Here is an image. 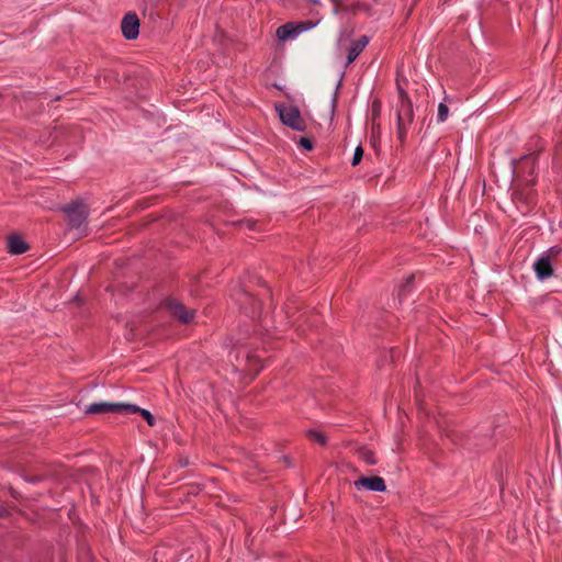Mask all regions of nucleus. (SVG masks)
I'll use <instances>...</instances> for the list:
<instances>
[{"instance_id": "f257e3e1", "label": "nucleus", "mask_w": 562, "mask_h": 562, "mask_svg": "<svg viewBox=\"0 0 562 562\" xmlns=\"http://www.w3.org/2000/svg\"><path fill=\"white\" fill-rule=\"evenodd\" d=\"M232 297L239 308L249 317H256L261 312V302L249 293L243 285L233 290Z\"/></svg>"}, {"instance_id": "f03ea898", "label": "nucleus", "mask_w": 562, "mask_h": 562, "mask_svg": "<svg viewBox=\"0 0 562 562\" xmlns=\"http://www.w3.org/2000/svg\"><path fill=\"white\" fill-rule=\"evenodd\" d=\"M276 110L278 111L279 117L284 125L297 132H304L306 130V123L302 119L297 106H285L282 104H277Z\"/></svg>"}, {"instance_id": "7ed1b4c3", "label": "nucleus", "mask_w": 562, "mask_h": 562, "mask_svg": "<svg viewBox=\"0 0 562 562\" xmlns=\"http://www.w3.org/2000/svg\"><path fill=\"white\" fill-rule=\"evenodd\" d=\"M63 213L67 216L68 224L71 228H79L88 218V210L82 201H74L61 207Z\"/></svg>"}, {"instance_id": "20e7f679", "label": "nucleus", "mask_w": 562, "mask_h": 562, "mask_svg": "<svg viewBox=\"0 0 562 562\" xmlns=\"http://www.w3.org/2000/svg\"><path fill=\"white\" fill-rule=\"evenodd\" d=\"M413 120H414L413 103L406 101L403 104H398L397 110H396V121H397L396 134H397V138L400 139L401 143L405 142V138L407 135V127L413 123Z\"/></svg>"}, {"instance_id": "39448f33", "label": "nucleus", "mask_w": 562, "mask_h": 562, "mask_svg": "<svg viewBox=\"0 0 562 562\" xmlns=\"http://www.w3.org/2000/svg\"><path fill=\"white\" fill-rule=\"evenodd\" d=\"M538 158V155L532 153L522 156L516 165V170L518 173H522L525 177V182L527 186H533L535 184V169H536V160Z\"/></svg>"}, {"instance_id": "423d86ee", "label": "nucleus", "mask_w": 562, "mask_h": 562, "mask_svg": "<svg viewBox=\"0 0 562 562\" xmlns=\"http://www.w3.org/2000/svg\"><path fill=\"white\" fill-rule=\"evenodd\" d=\"M313 26L312 22H289L277 29V36L280 41H286L294 38L304 31L310 30Z\"/></svg>"}, {"instance_id": "0eeeda50", "label": "nucleus", "mask_w": 562, "mask_h": 562, "mask_svg": "<svg viewBox=\"0 0 562 562\" xmlns=\"http://www.w3.org/2000/svg\"><path fill=\"white\" fill-rule=\"evenodd\" d=\"M166 306L170 311L172 317L177 318L182 324H188L194 318L195 311L187 308L176 299H168L166 301Z\"/></svg>"}, {"instance_id": "6e6552de", "label": "nucleus", "mask_w": 562, "mask_h": 562, "mask_svg": "<svg viewBox=\"0 0 562 562\" xmlns=\"http://www.w3.org/2000/svg\"><path fill=\"white\" fill-rule=\"evenodd\" d=\"M123 36L128 40L137 38L139 34V19L135 12H127L121 22Z\"/></svg>"}, {"instance_id": "1a4fd4ad", "label": "nucleus", "mask_w": 562, "mask_h": 562, "mask_svg": "<svg viewBox=\"0 0 562 562\" xmlns=\"http://www.w3.org/2000/svg\"><path fill=\"white\" fill-rule=\"evenodd\" d=\"M125 403H92L86 407V414H108L115 413L124 415Z\"/></svg>"}, {"instance_id": "9d476101", "label": "nucleus", "mask_w": 562, "mask_h": 562, "mask_svg": "<svg viewBox=\"0 0 562 562\" xmlns=\"http://www.w3.org/2000/svg\"><path fill=\"white\" fill-rule=\"evenodd\" d=\"M355 486L358 490L367 488L373 492H384L386 490L385 482L381 476H361L355 481Z\"/></svg>"}, {"instance_id": "9b49d317", "label": "nucleus", "mask_w": 562, "mask_h": 562, "mask_svg": "<svg viewBox=\"0 0 562 562\" xmlns=\"http://www.w3.org/2000/svg\"><path fill=\"white\" fill-rule=\"evenodd\" d=\"M533 270L539 280H546L553 274L551 260L543 255L535 261Z\"/></svg>"}, {"instance_id": "f8f14e48", "label": "nucleus", "mask_w": 562, "mask_h": 562, "mask_svg": "<svg viewBox=\"0 0 562 562\" xmlns=\"http://www.w3.org/2000/svg\"><path fill=\"white\" fill-rule=\"evenodd\" d=\"M369 41H370L369 36L361 35L357 41H353L351 43V45L348 49L346 66H349L357 59V57L361 54V52L369 44Z\"/></svg>"}, {"instance_id": "ddd939ff", "label": "nucleus", "mask_w": 562, "mask_h": 562, "mask_svg": "<svg viewBox=\"0 0 562 562\" xmlns=\"http://www.w3.org/2000/svg\"><path fill=\"white\" fill-rule=\"evenodd\" d=\"M27 243L19 235L12 234L8 237V251L11 255H22L29 250Z\"/></svg>"}, {"instance_id": "4468645a", "label": "nucleus", "mask_w": 562, "mask_h": 562, "mask_svg": "<svg viewBox=\"0 0 562 562\" xmlns=\"http://www.w3.org/2000/svg\"><path fill=\"white\" fill-rule=\"evenodd\" d=\"M136 413H138L147 422V424L149 426L155 425L156 419L149 411H147L145 408H140L139 406H137L135 404L125 403L124 415H131V414H136Z\"/></svg>"}, {"instance_id": "2eb2a0df", "label": "nucleus", "mask_w": 562, "mask_h": 562, "mask_svg": "<svg viewBox=\"0 0 562 562\" xmlns=\"http://www.w3.org/2000/svg\"><path fill=\"white\" fill-rule=\"evenodd\" d=\"M307 437H308L311 440H313V441L317 442V443H318V445H321V446H325V445L327 443V438H326V436H325L323 432H321V431H317V430H308V431H307Z\"/></svg>"}, {"instance_id": "dca6fc26", "label": "nucleus", "mask_w": 562, "mask_h": 562, "mask_svg": "<svg viewBox=\"0 0 562 562\" xmlns=\"http://www.w3.org/2000/svg\"><path fill=\"white\" fill-rule=\"evenodd\" d=\"M381 115V102L379 100H374L372 102V128L374 130L375 126L379 128L380 127V124L376 123L375 124V120L379 119Z\"/></svg>"}, {"instance_id": "f3484780", "label": "nucleus", "mask_w": 562, "mask_h": 562, "mask_svg": "<svg viewBox=\"0 0 562 562\" xmlns=\"http://www.w3.org/2000/svg\"><path fill=\"white\" fill-rule=\"evenodd\" d=\"M448 114H449V108L447 106L446 103H439L438 105V114H437V120L439 123H442L447 120L448 117Z\"/></svg>"}, {"instance_id": "a211bd4d", "label": "nucleus", "mask_w": 562, "mask_h": 562, "mask_svg": "<svg viewBox=\"0 0 562 562\" xmlns=\"http://www.w3.org/2000/svg\"><path fill=\"white\" fill-rule=\"evenodd\" d=\"M362 157H363V149L361 146H358L356 149H355V153H353V156H352V160H351V165L352 166H357L361 162L362 160Z\"/></svg>"}, {"instance_id": "6ab92c4d", "label": "nucleus", "mask_w": 562, "mask_h": 562, "mask_svg": "<svg viewBox=\"0 0 562 562\" xmlns=\"http://www.w3.org/2000/svg\"><path fill=\"white\" fill-rule=\"evenodd\" d=\"M562 252V247L560 246H552L550 247L544 254V257H549L551 260L552 258L558 257Z\"/></svg>"}, {"instance_id": "aec40b11", "label": "nucleus", "mask_w": 562, "mask_h": 562, "mask_svg": "<svg viewBox=\"0 0 562 562\" xmlns=\"http://www.w3.org/2000/svg\"><path fill=\"white\" fill-rule=\"evenodd\" d=\"M414 279H415L414 274H411L409 277H407L406 282L400 288V292H398L400 297L405 295L407 289L413 284Z\"/></svg>"}, {"instance_id": "412c9836", "label": "nucleus", "mask_w": 562, "mask_h": 562, "mask_svg": "<svg viewBox=\"0 0 562 562\" xmlns=\"http://www.w3.org/2000/svg\"><path fill=\"white\" fill-rule=\"evenodd\" d=\"M362 459L369 465H374L376 463L375 454L372 451H366L362 454Z\"/></svg>"}, {"instance_id": "4be33fe9", "label": "nucleus", "mask_w": 562, "mask_h": 562, "mask_svg": "<svg viewBox=\"0 0 562 562\" xmlns=\"http://www.w3.org/2000/svg\"><path fill=\"white\" fill-rule=\"evenodd\" d=\"M299 145L307 151L313 149V140L307 137H301L299 140Z\"/></svg>"}, {"instance_id": "5701e85b", "label": "nucleus", "mask_w": 562, "mask_h": 562, "mask_svg": "<svg viewBox=\"0 0 562 562\" xmlns=\"http://www.w3.org/2000/svg\"><path fill=\"white\" fill-rule=\"evenodd\" d=\"M397 92H398V95H400L398 104H403L406 101L407 102H412L409 97H408V93L400 85H397Z\"/></svg>"}, {"instance_id": "b1692460", "label": "nucleus", "mask_w": 562, "mask_h": 562, "mask_svg": "<svg viewBox=\"0 0 562 562\" xmlns=\"http://www.w3.org/2000/svg\"><path fill=\"white\" fill-rule=\"evenodd\" d=\"M359 8H360L359 3H353L351 5H342L340 10L348 11V12H350L352 14H356L357 11L359 10Z\"/></svg>"}, {"instance_id": "393cba45", "label": "nucleus", "mask_w": 562, "mask_h": 562, "mask_svg": "<svg viewBox=\"0 0 562 562\" xmlns=\"http://www.w3.org/2000/svg\"><path fill=\"white\" fill-rule=\"evenodd\" d=\"M334 4V13H337L341 9V0H330Z\"/></svg>"}, {"instance_id": "a878e982", "label": "nucleus", "mask_w": 562, "mask_h": 562, "mask_svg": "<svg viewBox=\"0 0 562 562\" xmlns=\"http://www.w3.org/2000/svg\"><path fill=\"white\" fill-rule=\"evenodd\" d=\"M8 514L9 512L7 510V508L0 505V517H5L8 516Z\"/></svg>"}, {"instance_id": "bb28decb", "label": "nucleus", "mask_w": 562, "mask_h": 562, "mask_svg": "<svg viewBox=\"0 0 562 562\" xmlns=\"http://www.w3.org/2000/svg\"><path fill=\"white\" fill-rule=\"evenodd\" d=\"M256 281H257L258 285L266 286V282L261 278H259V277L256 278Z\"/></svg>"}, {"instance_id": "cd10ccee", "label": "nucleus", "mask_w": 562, "mask_h": 562, "mask_svg": "<svg viewBox=\"0 0 562 562\" xmlns=\"http://www.w3.org/2000/svg\"><path fill=\"white\" fill-rule=\"evenodd\" d=\"M180 464H181V467H187L189 464V461L187 459L183 461L181 460Z\"/></svg>"}, {"instance_id": "c85d7f7f", "label": "nucleus", "mask_w": 562, "mask_h": 562, "mask_svg": "<svg viewBox=\"0 0 562 562\" xmlns=\"http://www.w3.org/2000/svg\"><path fill=\"white\" fill-rule=\"evenodd\" d=\"M317 323L316 316H313V325Z\"/></svg>"}, {"instance_id": "c756f323", "label": "nucleus", "mask_w": 562, "mask_h": 562, "mask_svg": "<svg viewBox=\"0 0 562 562\" xmlns=\"http://www.w3.org/2000/svg\"><path fill=\"white\" fill-rule=\"evenodd\" d=\"M37 481H38L37 477H34V479L31 480V482H37Z\"/></svg>"}]
</instances>
